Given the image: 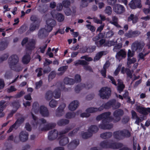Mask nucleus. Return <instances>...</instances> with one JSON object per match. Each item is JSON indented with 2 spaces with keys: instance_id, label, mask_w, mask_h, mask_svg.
<instances>
[{
  "instance_id": "nucleus-1",
  "label": "nucleus",
  "mask_w": 150,
  "mask_h": 150,
  "mask_svg": "<svg viewBox=\"0 0 150 150\" xmlns=\"http://www.w3.org/2000/svg\"><path fill=\"white\" fill-rule=\"evenodd\" d=\"M111 113L110 112H108L103 113L98 116L96 120L97 121H100L102 119V123L100 124L99 127L100 128L103 129H110L113 127L112 124H109L112 121L113 118L110 116Z\"/></svg>"
},
{
  "instance_id": "nucleus-2",
  "label": "nucleus",
  "mask_w": 150,
  "mask_h": 150,
  "mask_svg": "<svg viewBox=\"0 0 150 150\" xmlns=\"http://www.w3.org/2000/svg\"><path fill=\"white\" fill-rule=\"evenodd\" d=\"M32 118L34 120L33 125L36 128H38L39 130L42 131H47L54 128L56 125L54 123H50L46 125L44 127H42V125L39 123L37 120V117L35 116L32 112L31 113Z\"/></svg>"
},
{
  "instance_id": "nucleus-3",
  "label": "nucleus",
  "mask_w": 150,
  "mask_h": 150,
  "mask_svg": "<svg viewBox=\"0 0 150 150\" xmlns=\"http://www.w3.org/2000/svg\"><path fill=\"white\" fill-rule=\"evenodd\" d=\"M100 146L103 148H110L114 149L121 148L123 144L120 142H110L108 141L104 140L101 142L100 144Z\"/></svg>"
},
{
  "instance_id": "nucleus-4",
  "label": "nucleus",
  "mask_w": 150,
  "mask_h": 150,
  "mask_svg": "<svg viewBox=\"0 0 150 150\" xmlns=\"http://www.w3.org/2000/svg\"><path fill=\"white\" fill-rule=\"evenodd\" d=\"M72 128V127H69L66 128L64 130H62L59 132V144L62 146H64L67 144L69 142V139L67 137L64 136V134L68 132Z\"/></svg>"
},
{
  "instance_id": "nucleus-5",
  "label": "nucleus",
  "mask_w": 150,
  "mask_h": 150,
  "mask_svg": "<svg viewBox=\"0 0 150 150\" xmlns=\"http://www.w3.org/2000/svg\"><path fill=\"white\" fill-rule=\"evenodd\" d=\"M99 96L103 99H108L111 94L110 88L108 87L101 88L99 91Z\"/></svg>"
},
{
  "instance_id": "nucleus-6",
  "label": "nucleus",
  "mask_w": 150,
  "mask_h": 150,
  "mask_svg": "<svg viewBox=\"0 0 150 150\" xmlns=\"http://www.w3.org/2000/svg\"><path fill=\"white\" fill-rule=\"evenodd\" d=\"M115 99H111L104 104L105 109H109L111 107L113 109H116L118 108L120 106V103L119 102L116 103Z\"/></svg>"
},
{
  "instance_id": "nucleus-7",
  "label": "nucleus",
  "mask_w": 150,
  "mask_h": 150,
  "mask_svg": "<svg viewBox=\"0 0 150 150\" xmlns=\"http://www.w3.org/2000/svg\"><path fill=\"white\" fill-rule=\"evenodd\" d=\"M103 38V35L101 33H99L98 35L96 36L93 38V40L95 42V44L98 47H100L103 46V45L105 42V40L104 39H100Z\"/></svg>"
},
{
  "instance_id": "nucleus-8",
  "label": "nucleus",
  "mask_w": 150,
  "mask_h": 150,
  "mask_svg": "<svg viewBox=\"0 0 150 150\" xmlns=\"http://www.w3.org/2000/svg\"><path fill=\"white\" fill-rule=\"evenodd\" d=\"M113 112V115L114 118L112 120L114 121L115 122H117L120 121L121 117L123 115L124 112L123 110L120 109H117Z\"/></svg>"
},
{
  "instance_id": "nucleus-9",
  "label": "nucleus",
  "mask_w": 150,
  "mask_h": 150,
  "mask_svg": "<svg viewBox=\"0 0 150 150\" xmlns=\"http://www.w3.org/2000/svg\"><path fill=\"white\" fill-rule=\"evenodd\" d=\"M50 32L51 31L46 28L45 27V28H40L38 32V37L40 39H43L47 37Z\"/></svg>"
},
{
  "instance_id": "nucleus-10",
  "label": "nucleus",
  "mask_w": 150,
  "mask_h": 150,
  "mask_svg": "<svg viewBox=\"0 0 150 150\" xmlns=\"http://www.w3.org/2000/svg\"><path fill=\"white\" fill-rule=\"evenodd\" d=\"M36 42V40L34 39H31L28 41L26 46L25 51L26 52L31 53L32 51L35 47Z\"/></svg>"
},
{
  "instance_id": "nucleus-11",
  "label": "nucleus",
  "mask_w": 150,
  "mask_h": 150,
  "mask_svg": "<svg viewBox=\"0 0 150 150\" xmlns=\"http://www.w3.org/2000/svg\"><path fill=\"white\" fill-rule=\"evenodd\" d=\"M19 59L18 56L16 54H13L11 56L8 60V63L10 67L16 65L18 62Z\"/></svg>"
},
{
  "instance_id": "nucleus-12",
  "label": "nucleus",
  "mask_w": 150,
  "mask_h": 150,
  "mask_svg": "<svg viewBox=\"0 0 150 150\" xmlns=\"http://www.w3.org/2000/svg\"><path fill=\"white\" fill-rule=\"evenodd\" d=\"M113 10L116 14H121L125 12V8L122 5L116 4L113 6Z\"/></svg>"
},
{
  "instance_id": "nucleus-13",
  "label": "nucleus",
  "mask_w": 150,
  "mask_h": 150,
  "mask_svg": "<svg viewBox=\"0 0 150 150\" xmlns=\"http://www.w3.org/2000/svg\"><path fill=\"white\" fill-rule=\"evenodd\" d=\"M143 45L139 42L137 41L133 42L132 45V51L140 52L142 50Z\"/></svg>"
},
{
  "instance_id": "nucleus-14",
  "label": "nucleus",
  "mask_w": 150,
  "mask_h": 150,
  "mask_svg": "<svg viewBox=\"0 0 150 150\" xmlns=\"http://www.w3.org/2000/svg\"><path fill=\"white\" fill-rule=\"evenodd\" d=\"M46 25L45 27L51 31L52 30L53 28L56 25V21L54 19L49 18L46 21Z\"/></svg>"
},
{
  "instance_id": "nucleus-15",
  "label": "nucleus",
  "mask_w": 150,
  "mask_h": 150,
  "mask_svg": "<svg viewBox=\"0 0 150 150\" xmlns=\"http://www.w3.org/2000/svg\"><path fill=\"white\" fill-rule=\"evenodd\" d=\"M140 34L141 32L139 30H130L125 34V36L129 38H135L139 35Z\"/></svg>"
},
{
  "instance_id": "nucleus-16",
  "label": "nucleus",
  "mask_w": 150,
  "mask_h": 150,
  "mask_svg": "<svg viewBox=\"0 0 150 150\" xmlns=\"http://www.w3.org/2000/svg\"><path fill=\"white\" fill-rule=\"evenodd\" d=\"M136 109L139 113L144 115H147L148 112H150V108H145L138 105L136 107Z\"/></svg>"
},
{
  "instance_id": "nucleus-17",
  "label": "nucleus",
  "mask_w": 150,
  "mask_h": 150,
  "mask_svg": "<svg viewBox=\"0 0 150 150\" xmlns=\"http://www.w3.org/2000/svg\"><path fill=\"white\" fill-rule=\"evenodd\" d=\"M29 134L26 131H22L19 134V139L22 142L27 141L28 139Z\"/></svg>"
},
{
  "instance_id": "nucleus-18",
  "label": "nucleus",
  "mask_w": 150,
  "mask_h": 150,
  "mask_svg": "<svg viewBox=\"0 0 150 150\" xmlns=\"http://www.w3.org/2000/svg\"><path fill=\"white\" fill-rule=\"evenodd\" d=\"M39 112L44 117H48L49 115V110L47 108L43 105L41 106L40 108Z\"/></svg>"
},
{
  "instance_id": "nucleus-19",
  "label": "nucleus",
  "mask_w": 150,
  "mask_h": 150,
  "mask_svg": "<svg viewBox=\"0 0 150 150\" xmlns=\"http://www.w3.org/2000/svg\"><path fill=\"white\" fill-rule=\"evenodd\" d=\"M59 133L56 129L52 130L49 132L48 136V139L50 140H53L56 139Z\"/></svg>"
},
{
  "instance_id": "nucleus-20",
  "label": "nucleus",
  "mask_w": 150,
  "mask_h": 150,
  "mask_svg": "<svg viewBox=\"0 0 150 150\" xmlns=\"http://www.w3.org/2000/svg\"><path fill=\"white\" fill-rule=\"evenodd\" d=\"M66 106V105L64 103H62L59 105L57 110L56 115L57 116H61L62 115L64 109Z\"/></svg>"
},
{
  "instance_id": "nucleus-21",
  "label": "nucleus",
  "mask_w": 150,
  "mask_h": 150,
  "mask_svg": "<svg viewBox=\"0 0 150 150\" xmlns=\"http://www.w3.org/2000/svg\"><path fill=\"white\" fill-rule=\"evenodd\" d=\"M55 12V10H53L51 12V14L52 17H55L59 22H61L63 21L64 19V15L60 13H57L55 14L54 13Z\"/></svg>"
},
{
  "instance_id": "nucleus-22",
  "label": "nucleus",
  "mask_w": 150,
  "mask_h": 150,
  "mask_svg": "<svg viewBox=\"0 0 150 150\" xmlns=\"http://www.w3.org/2000/svg\"><path fill=\"white\" fill-rule=\"evenodd\" d=\"M121 73L122 74L126 73L127 78L130 79L132 78V73L131 72L130 69L128 68H125L124 67H122L121 70Z\"/></svg>"
},
{
  "instance_id": "nucleus-23",
  "label": "nucleus",
  "mask_w": 150,
  "mask_h": 150,
  "mask_svg": "<svg viewBox=\"0 0 150 150\" xmlns=\"http://www.w3.org/2000/svg\"><path fill=\"white\" fill-rule=\"evenodd\" d=\"M96 48V46L94 45L90 46L88 47H84L82 48V52L83 53L87 52L91 53L95 51Z\"/></svg>"
},
{
  "instance_id": "nucleus-24",
  "label": "nucleus",
  "mask_w": 150,
  "mask_h": 150,
  "mask_svg": "<svg viewBox=\"0 0 150 150\" xmlns=\"http://www.w3.org/2000/svg\"><path fill=\"white\" fill-rule=\"evenodd\" d=\"M126 56V53L125 52L123 49H121L117 53L116 57L119 61H120L122 58H125Z\"/></svg>"
},
{
  "instance_id": "nucleus-25",
  "label": "nucleus",
  "mask_w": 150,
  "mask_h": 150,
  "mask_svg": "<svg viewBox=\"0 0 150 150\" xmlns=\"http://www.w3.org/2000/svg\"><path fill=\"white\" fill-rule=\"evenodd\" d=\"M31 53L26 52L25 54L22 58V62L24 64H27L30 62L31 59L30 54Z\"/></svg>"
},
{
  "instance_id": "nucleus-26",
  "label": "nucleus",
  "mask_w": 150,
  "mask_h": 150,
  "mask_svg": "<svg viewBox=\"0 0 150 150\" xmlns=\"http://www.w3.org/2000/svg\"><path fill=\"white\" fill-rule=\"evenodd\" d=\"M122 134L121 133V130H118L114 132L113 133L114 138L117 140H121L123 139Z\"/></svg>"
},
{
  "instance_id": "nucleus-27",
  "label": "nucleus",
  "mask_w": 150,
  "mask_h": 150,
  "mask_svg": "<svg viewBox=\"0 0 150 150\" xmlns=\"http://www.w3.org/2000/svg\"><path fill=\"white\" fill-rule=\"evenodd\" d=\"M123 139L125 138H129L131 136V134L129 131L127 129L121 130Z\"/></svg>"
},
{
  "instance_id": "nucleus-28",
  "label": "nucleus",
  "mask_w": 150,
  "mask_h": 150,
  "mask_svg": "<svg viewBox=\"0 0 150 150\" xmlns=\"http://www.w3.org/2000/svg\"><path fill=\"white\" fill-rule=\"evenodd\" d=\"M107 53V51H103L97 53L94 58L95 60H98L103 55H106Z\"/></svg>"
},
{
  "instance_id": "nucleus-29",
  "label": "nucleus",
  "mask_w": 150,
  "mask_h": 150,
  "mask_svg": "<svg viewBox=\"0 0 150 150\" xmlns=\"http://www.w3.org/2000/svg\"><path fill=\"white\" fill-rule=\"evenodd\" d=\"M40 108L39 104L37 102H34L33 104L32 111L37 114L39 112Z\"/></svg>"
},
{
  "instance_id": "nucleus-30",
  "label": "nucleus",
  "mask_w": 150,
  "mask_h": 150,
  "mask_svg": "<svg viewBox=\"0 0 150 150\" xmlns=\"http://www.w3.org/2000/svg\"><path fill=\"white\" fill-rule=\"evenodd\" d=\"M127 21L129 22L132 21V23L134 24L137 22L138 21V18L137 16H134L133 14H131L128 17Z\"/></svg>"
},
{
  "instance_id": "nucleus-31",
  "label": "nucleus",
  "mask_w": 150,
  "mask_h": 150,
  "mask_svg": "<svg viewBox=\"0 0 150 150\" xmlns=\"http://www.w3.org/2000/svg\"><path fill=\"white\" fill-rule=\"evenodd\" d=\"M69 120L66 119H61L59 120L57 122V124L59 126H64L68 124L69 123Z\"/></svg>"
},
{
  "instance_id": "nucleus-32",
  "label": "nucleus",
  "mask_w": 150,
  "mask_h": 150,
  "mask_svg": "<svg viewBox=\"0 0 150 150\" xmlns=\"http://www.w3.org/2000/svg\"><path fill=\"white\" fill-rule=\"evenodd\" d=\"M98 130V128L96 126L91 125L88 128V132L92 134L93 133H96Z\"/></svg>"
},
{
  "instance_id": "nucleus-33",
  "label": "nucleus",
  "mask_w": 150,
  "mask_h": 150,
  "mask_svg": "<svg viewBox=\"0 0 150 150\" xmlns=\"http://www.w3.org/2000/svg\"><path fill=\"white\" fill-rule=\"evenodd\" d=\"M112 135L111 132H105L101 134L100 135V137L103 139H106L110 138Z\"/></svg>"
},
{
  "instance_id": "nucleus-34",
  "label": "nucleus",
  "mask_w": 150,
  "mask_h": 150,
  "mask_svg": "<svg viewBox=\"0 0 150 150\" xmlns=\"http://www.w3.org/2000/svg\"><path fill=\"white\" fill-rule=\"evenodd\" d=\"M40 26L39 23H32L30 26V31L33 32L36 29L39 28Z\"/></svg>"
},
{
  "instance_id": "nucleus-35",
  "label": "nucleus",
  "mask_w": 150,
  "mask_h": 150,
  "mask_svg": "<svg viewBox=\"0 0 150 150\" xmlns=\"http://www.w3.org/2000/svg\"><path fill=\"white\" fill-rule=\"evenodd\" d=\"M53 97V92L51 91H47L45 93V98L46 100L47 101L51 100Z\"/></svg>"
},
{
  "instance_id": "nucleus-36",
  "label": "nucleus",
  "mask_w": 150,
  "mask_h": 150,
  "mask_svg": "<svg viewBox=\"0 0 150 150\" xmlns=\"http://www.w3.org/2000/svg\"><path fill=\"white\" fill-rule=\"evenodd\" d=\"M86 87V85L84 83H80L76 86V93H79V91Z\"/></svg>"
},
{
  "instance_id": "nucleus-37",
  "label": "nucleus",
  "mask_w": 150,
  "mask_h": 150,
  "mask_svg": "<svg viewBox=\"0 0 150 150\" xmlns=\"http://www.w3.org/2000/svg\"><path fill=\"white\" fill-rule=\"evenodd\" d=\"M53 97L56 99L59 98L61 96V92L60 89H58L55 90L53 92Z\"/></svg>"
},
{
  "instance_id": "nucleus-38",
  "label": "nucleus",
  "mask_w": 150,
  "mask_h": 150,
  "mask_svg": "<svg viewBox=\"0 0 150 150\" xmlns=\"http://www.w3.org/2000/svg\"><path fill=\"white\" fill-rule=\"evenodd\" d=\"M64 82L66 84L73 85L74 83V81L71 78L66 77L64 79Z\"/></svg>"
},
{
  "instance_id": "nucleus-39",
  "label": "nucleus",
  "mask_w": 150,
  "mask_h": 150,
  "mask_svg": "<svg viewBox=\"0 0 150 150\" xmlns=\"http://www.w3.org/2000/svg\"><path fill=\"white\" fill-rule=\"evenodd\" d=\"M68 68V66H63L59 67L58 69V71H61V72L58 74V75H61L63 74Z\"/></svg>"
},
{
  "instance_id": "nucleus-40",
  "label": "nucleus",
  "mask_w": 150,
  "mask_h": 150,
  "mask_svg": "<svg viewBox=\"0 0 150 150\" xmlns=\"http://www.w3.org/2000/svg\"><path fill=\"white\" fill-rule=\"evenodd\" d=\"M107 64V63H106L103 67V69L101 70L100 72L102 75L104 77V78H106V68L108 67L109 66L107 67L106 65Z\"/></svg>"
},
{
  "instance_id": "nucleus-41",
  "label": "nucleus",
  "mask_w": 150,
  "mask_h": 150,
  "mask_svg": "<svg viewBox=\"0 0 150 150\" xmlns=\"http://www.w3.org/2000/svg\"><path fill=\"white\" fill-rule=\"evenodd\" d=\"M25 120V119L23 117H21L18 119L14 123L17 128Z\"/></svg>"
},
{
  "instance_id": "nucleus-42",
  "label": "nucleus",
  "mask_w": 150,
  "mask_h": 150,
  "mask_svg": "<svg viewBox=\"0 0 150 150\" xmlns=\"http://www.w3.org/2000/svg\"><path fill=\"white\" fill-rule=\"evenodd\" d=\"M125 87V85L123 82L118 83L117 86V89L119 93H121Z\"/></svg>"
},
{
  "instance_id": "nucleus-43",
  "label": "nucleus",
  "mask_w": 150,
  "mask_h": 150,
  "mask_svg": "<svg viewBox=\"0 0 150 150\" xmlns=\"http://www.w3.org/2000/svg\"><path fill=\"white\" fill-rule=\"evenodd\" d=\"M8 43L6 41L1 42L0 43V51L4 50L7 47Z\"/></svg>"
},
{
  "instance_id": "nucleus-44",
  "label": "nucleus",
  "mask_w": 150,
  "mask_h": 150,
  "mask_svg": "<svg viewBox=\"0 0 150 150\" xmlns=\"http://www.w3.org/2000/svg\"><path fill=\"white\" fill-rule=\"evenodd\" d=\"M58 105L57 101L54 99H52L49 103V105L52 108H55Z\"/></svg>"
},
{
  "instance_id": "nucleus-45",
  "label": "nucleus",
  "mask_w": 150,
  "mask_h": 150,
  "mask_svg": "<svg viewBox=\"0 0 150 150\" xmlns=\"http://www.w3.org/2000/svg\"><path fill=\"white\" fill-rule=\"evenodd\" d=\"M12 69L17 72H19L22 70V68L19 65H16L10 67Z\"/></svg>"
},
{
  "instance_id": "nucleus-46",
  "label": "nucleus",
  "mask_w": 150,
  "mask_h": 150,
  "mask_svg": "<svg viewBox=\"0 0 150 150\" xmlns=\"http://www.w3.org/2000/svg\"><path fill=\"white\" fill-rule=\"evenodd\" d=\"M97 108L90 107L87 108L86 111L87 112L90 114L97 112Z\"/></svg>"
},
{
  "instance_id": "nucleus-47",
  "label": "nucleus",
  "mask_w": 150,
  "mask_h": 150,
  "mask_svg": "<svg viewBox=\"0 0 150 150\" xmlns=\"http://www.w3.org/2000/svg\"><path fill=\"white\" fill-rule=\"evenodd\" d=\"M56 75V74L55 71H51L48 76L49 81H51L55 77Z\"/></svg>"
},
{
  "instance_id": "nucleus-48",
  "label": "nucleus",
  "mask_w": 150,
  "mask_h": 150,
  "mask_svg": "<svg viewBox=\"0 0 150 150\" xmlns=\"http://www.w3.org/2000/svg\"><path fill=\"white\" fill-rule=\"evenodd\" d=\"M30 20L31 21L35 22H36L37 23H39L40 24V21L36 16L33 15H32L30 17Z\"/></svg>"
},
{
  "instance_id": "nucleus-49",
  "label": "nucleus",
  "mask_w": 150,
  "mask_h": 150,
  "mask_svg": "<svg viewBox=\"0 0 150 150\" xmlns=\"http://www.w3.org/2000/svg\"><path fill=\"white\" fill-rule=\"evenodd\" d=\"M92 136L91 133H90L88 132H85L82 134V137L84 139H87L89 137H91Z\"/></svg>"
},
{
  "instance_id": "nucleus-50",
  "label": "nucleus",
  "mask_w": 150,
  "mask_h": 150,
  "mask_svg": "<svg viewBox=\"0 0 150 150\" xmlns=\"http://www.w3.org/2000/svg\"><path fill=\"white\" fill-rule=\"evenodd\" d=\"M68 108L71 111H74L75 110V101L74 100L71 102L69 105Z\"/></svg>"
},
{
  "instance_id": "nucleus-51",
  "label": "nucleus",
  "mask_w": 150,
  "mask_h": 150,
  "mask_svg": "<svg viewBox=\"0 0 150 150\" xmlns=\"http://www.w3.org/2000/svg\"><path fill=\"white\" fill-rule=\"evenodd\" d=\"M130 58H127V64L128 65H130L132 64H134L137 61L136 59L134 57H133L132 59H131Z\"/></svg>"
},
{
  "instance_id": "nucleus-52",
  "label": "nucleus",
  "mask_w": 150,
  "mask_h": 150,
  "mask_svg": "<svg viewBox=\"0 0 150 150\" xmlns=\"http://www.w3.org/2000/svg\"><path fill=\"white\" fill-rule=\"evenodd\" d=\"M105 12L106 14L108 15H110L112 13V9L110 6H107L105 10Z\"/></svg>"
},
{
  "instance_id": "nucleus-53",
  "label": "nucleus",
  "mask_w": 150,
  "mask_h": 150,
  "mask_svg": "<svg viewBox=\"0 0 150 150\" xmlns=\"http://www.w3.org/2000/svg\"><path fill=\"white\" fill-rule=\"evenodd\" d=\"M133 1L138 8H141L142 7L141 0H133Z\"/></svg>"
},
{
  "instance_id": "nucleus-54",
  "label": "nucleus",
  "mask_w": 150,
  "mask_h": 150,
  "mask_svg": "<svg viewBox=\"0 0 150 150\" xmlns=\"http://www.w3.org/2000/svg\"><path fill=\"white\" fill-rule=\"evenodd\" d=\"M11 105L16 108L17 110L20 106L19 103L18 101H14L11 103Z\"/></svg>"
},
{
  "instance_id": "nucleus-55",
  "label": "nucleus",
  "mask_w": 150,
  "mask_h": 150,
  "mask_svg": "<svg viewBox=\"0 0 150 150\" xmlns=\"http://www.w3.org/2000/svg\"><path fill=\"white\" fill-rule=\"evenodd\" d=\"M77 64L82 65L84 66L88 65V63L86 61L84 60H79L78 62H76V65Z\"/></svg>"
},
{
  "instance_id": "nucleus-56",
  "label": "nucleus",
  "mask_w": 150,
  "mask_h": 150,
  "mask_svg": "<svg viewBox=\"0 0 150 150\" xmlns=\"http://www.w3.org/2000/svg\"><path fill=\"white\" fill-rule=\"evenodd\" d=\"M74 117V112H68L66 113L65 117L67 119H71Z\"/></svg>"
},
{
  "instance_id": "nucleus-57",
  "label": "nucleus",
  "mask_w": 150,
  "mask_h": 150,
  "mask_svg": "<svg viewBox=\"0 0 150 150\" xmlns=\"http://www.w3.org/2000/svg\"><path fill=\"white\" fill-rule=\"evenodd\" d=\"M129 7L132 9H135L138 8L137 7L133 0H132L129 4Z\"/></svg>"
},
{
  "instance_id": "nucleus-58",
  "label": "nucleus",
  "mask_w": 150,
  "mask_h": 150,
  "mask_svg": "<svg viewBox=\"0 0 150 150\" xmlns=\"http://www.w3.org/2000/svg\"><path fill=\"white\" fill-rule=\"evenodd\" d=\"M42 68H38L35 70V72L37 73V76L40 77L42 75Z\"/></svg>"
},
{
  "instance_id": "nucleus-59",
  "label": "nucleus",
  "mask_w": 150,
  "mask_h": 150,
  "mask_svg": "<svg viewBox=\"0 0 150 150\" xmlns=\"http://www.w3.org/2000/svg\"><path fill=\"white\" fill-rule=\"evenodd\" d=\"M114 35V33L112 30H110L107 32L106 34V38H110L112 37Z\"/></svg>"
},
{
  "instance_id": "nucleus-60",
  "label": "nucleus",
  "mask_w": 150,
  "mask_h": 150,
  "mask_svg": "<svg viewBox=\"0 0 150 150\" xmlns=\"http://www.w3.org/2000/svg\"><path fill=\"white\" fill-rule=\"evenodd\" d=\"M129 120V117L128 116H125L122 120V122L124 124L128 123Z\"/></svg>"
},
{
  "instance_id": "nucleus-61",
  "label": "nucleus",
  "mask_w": 150,
  "mask_h": 150,
  "mask_svg": "<svg viewBox=\"0 0 150 150\" xmlns=\"http://www.w3.org/2000/svg\"><path fill=\"white\" fill-rule=\"evenodd\" d=\"M16 90L17 89L15 88L14 86H11L7 89V91L8 93H10Z\"/></svg>"
},
{
  "instance_id": "nucleus-62",
  "label": "nucleus",
  "mask_w": 150,
  "mask_h": 150,
  "mask_svg": "<svg viewBox=\"0 0 150 150\" xmlns=\"http://www.w3.org/2000/svg\"><path fill=\"white\" fill-rule=\"evenodd\" d=\"M25 92L23 91H21L20 92L17 93L15 96V98H18L21 97L23 95L25 94Z\"/></svg>"
},
{
  "instance_id": "nucleus-63",
  "label": "nucleus",
  "mask_w": 150,
  "mask_h": 150,
  "mask_svg": "<svg viewBox=\"0 0 150 150\" xmlns=\"http://www.w3.org/2000/svg\"><path fill=\"white\" fill-rule=\"evenodd\" d=\"M75 146V141H73L71 142L68 145V148L71 149H73L74 148Z\"/></svg>"
},
{
  "instance_id": "nucleus-64",
  "label": "nucleus",
  "mask_w": 150,
  "mask_h": 150,
  "mask_svg": "<svg viewBox=\"0 0 150 150\" xmlns=\"http://www.w3.org/2000/svg\"><path fill=\"white\" fill-rule=\"evenodd\" d=\"M88 1L87 0H82L81 6L82 7H85L88 5Z\"/></svg>"
}]
</instances>
